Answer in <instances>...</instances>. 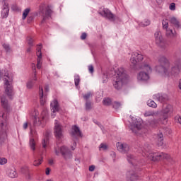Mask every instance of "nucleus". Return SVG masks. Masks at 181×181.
Listing matches in <instances>:
<instances>
[{"label": "nucleus", "mask_w": 181, "mask_h": 181, "mask_svg": "<svg viewBox=\"0 0 181 181\" xmlns=\"http://www.w3.org/2000/svg\"><path fill=\"white\" fill-rule=\"evenodd\" d=\"M88 70H89L90 73H91V74L94 73V66H93V65H89Z\"/></svg>", "instance_id": "obj_55"}, {"label": "nucleus", "mask_w": 181, "mask_h": 181, "mask_svg": "<svg viewBox=\"0 0 181 181\" xmlns=\"http://www.w3.org/2000/svg\"><path fill=\"white\" fill-rule=\"evenodd\" d=\"M45 91H46L47 93V91H49V85L45 86Z\"/></svg>", "instance_id": "obj_63"}, {"label": "nucleus", "mask_w": 181, "mask_h": 181, "mask_svg": "<svg viewBox=\"0 0 181 181\" xmlns=\"http://www.w3.org/2000/svg\"><path fill=\"white\" fill-rule=\"evenodd\" d=\"M38 47L37 48V54H41L42 56V48L40 47L42 46V44L38 45Z\"/></svg>", "instance_id": "obj_52"}, {"label": "nucleus", "mask_w": 181, "mask_h": 181, "mask_svg": "<svg viewBox=\"0 0 181 181\" xmlns=\"http://www.w3.org/2000/svg\"><path fill=\"white\" fill-rule=\"evenodd\" d=\"M3 47L7 53L11 52V47L9 46V44H3Z\"/></svg>", "instance_id": "obj_45"}, {"label": "nucleus", "mask_w": 181, "mask_h": 181, "mask_svg": "<svg viewBox=\"0 0 181 181\" xmlns=\"http://www.w3.org/2000/svg\"><path fill=\"white\" fill-rule=\"evenodd\" d=\"M132 132L136 135H144L146 134V129L144 128V124H142V120L141 119H135L132 122Z\"/></svg>", "instance_id": "obj_5"}, {"label": "nucleus", "mask_w": 181, "mask_h": 181, "mask_svg": "<svg viewBox=\"0 0 181 181\" xmlns=\"http://www.w3.org/2000/svg\"><path fill=\"white\" fill-rule=\"evenodd\" d=\"M76 146H77V143L76 142V141H74L73 146H71L72 151H74V149H76Z\"/></svg>", "instance_id": "obj_57"}, {"label": "nucleus", "mask_w": 181, "mask_h": 181, "mask_svg": "<svg viewBox=\"0 0 181 181\" xmlns=\"http://www.w3.org/2000/svg\"><path fill=\"white\" fill-rule=\"evenodd\" d=\"M156 1L158 5H162V4H163V1L165 0H156Z\"/></svg>", "instance_id": "obj_60"}, {"label": "nucleus", "mask_w": 181, "mask_h": 181, "mask_svg": "<svg viewBox=\"0 0 181 181\" xmlns=\"http://www.w3.org/2000/svg\"><path fill=\"white\" fill-rule=\"evenodd\" d=\"M112 107L114 110H118L119 107H121V103L119 102H114L112 103Z\"/></svg>", "instance_id": "obj_40"}, {"label": "nucleus", "mask_w": 181, "mask_h": 181, "mask_svg": "<svg viewBox=\"0 0 181 181\" xmlns=\"http://www.w3.org/2000/svg\"><path fill=\"white\" fill-rule=\"evenodd\" d=\"M170 11H176V4L171 3L169 6Z\"/></svg>", "instance_id": "obj_47"}, {"label": "nucleus", "mask_w": 181, "mask_h": 181, "mask_svg": "<svg viewBox=\"0 0 181 181\" xmlns=\"http://www.w3.org/2000/svg\"><path fill=\"white\" fill-rule=\"evenodd\" d=\"M1 107L8 111L9 110V104L8 103V99L5 95L1 97Z\"/></svg>", "instance_id": "obj_22"}, {"label": "nucleus", "mask_w": 181, "mask_h": 181, "mask_svg": "<svg viewBox=\"0 0 181 181\" xmlns=\"http://www.w3.org/2000/svg\"><path fill=\"white\" fill-rule=\"evenodd\" d=\"M151 149V145L148 144H144V146L141 148L143 156H147V158H149V159H151L153 162L160 160V159H170L169 154H166L163 152L152 151Z\"/></svg>", "instance_id": "obj_2"}, {"label": "nucleus", "mask_w": 181, "mask_h": 181, "mask_svg": "<svg viewBox=\"0 0 181 181\" xmlns=\"http://www.w3.org/2000/svg\"><path fill=\"white\" fill-rule=\"evenodd\" d=\"M158 63L160 65L156 67L158 73H163L165 76L170 77V76H178L181 70V59H178L174 62L173 65L170 69V62L169 59L165 56L160 57L158 59Z\"/></svg>", "instance_id": "obj_1"}, {"label": "nucleus", "mask_w": 181, "mask_h": 181, "mask_svg": "<svg viewBox=\"0 0 181 181\" xmlns=\"http://www.w3.org/2000/svg\"><path fill=\"white\" fill-rule=\"evenodd\" d=\"M165 30H166L165 35H166L167 37H169L170 39L176 37V32L175 31L173 33V30H172L170 28H167Z\"/></svg>", "instance_id": "obj_24"}, {"label": "nucleus", "mask_w": 181, "mask_h": 181, "mask_svg": "<svg viewBox=\"0 0 181 181\" xmlns=\"http://www.w3.org/2000/svg\"><path fill=\"white\" fill-rule=\"evenodd\" d=\"M117 148L119 152H121L122 153H128V152H129V145L127 144H121L119 142L117 144Z\"/></svg>", "instance_id": "obj_16"}, {"label": "nucleus", "mask_w": 181, "mask_h": 181, "mask_svg": "<svg viewBox=\"0 0 181 181\" xmlns=\"http://www.w3.org/2000/svg\"><path fill=\"white\" fill-rule=\"evenodd\" d=\"M3 7L1 10L2 19H6L9 15V4L6 2V0H2Z\"/></svg>", "instance_id": "obj_14"}, {"label": "nucleus", "mask_w": 181, "mask_h": 181, "mask_svg": "<svg viewBox=\"0 0 181 181\" xmlns=\"http://www.w3.org/2000/svg\"><path fill=\"white\" fill-rule=\"evenodd\" d=\"M147 105L148 107H151V108H156V107H158V105L156 104V103H155V101L152 100H148L147 101Z\"/></svg>", "instance_id": "obj_31"}, {"label": "nucleus", "mask_w": 181, "mask_h": 181, "mask_svg": "<svg viewBox=\"0 0 181 181\" xmlns=\"http://www.w3.org/2000/svg\"><path fill=\"white\" fill-rule=\"evenodd\" d=\"M140 69L141 70H145L147 73H152V68L148 64H143L141 65Z\"/></svg>", "instance_id": "obj_26"}, {"label": "nucleus", "mask_w": 181, "mask_h": 181, "mask_svg": "<svg viewBox=\"0 0 181 181\" xmlns=\"http://www.w3.org/2000/svg\"><path fill=\"white\" fill-rule=\"evenodd\" d=\"M52 9L47 7L45 11V4H41L39 7V13L41 14L42 20L41 23H45L47 19H49L52 16Z\"/></svg>", "instance_id": "obj_8"}, {"label": "nucleus", "mask_w": 181, "mask_h": 181, "mask_svg": "<svg viewBox=\"0 0 181 181\" xmlns=\"http://www.w3.org/2000/svg\"><path fill=\"white\" fill-rule=\"evenodd\" d=\"M6 139V127L4 124V121L0 120V144L5 142Z\"/></svg>", "instance_id": "obj_12"}, {"label": "nucleus", "mask_w": 181, "mask_h": 181, "mask_svg": "<svg viewBox=\"0 0 181 181\" xmlns=\"http://www.w3.org/2000/svg\"><path fill=\"white\" fill-rule=\"evenodd\" d=\"M127 160L129 163H131L132 165H133V166H138V164L136 163V162H138V159L135 158V156H134L133 155L128 154Z\"/></svg>", "instance_id": "obj_23"}, {"label": "nucleus", "mask_w": 181, "mask_h": 181, "mask_svg": "<svg viewBox=\"0 0 181 181\" xmlns=\"http://www.w3.org/2000/svg\"><path fill=\"white\" fill-rule=\"evenodd\" d=\"M155 115V112L153 111H146L144 113V117H153Z\"/></svg>", "instance_id": "obj_43"}, {"label": "nucleus", "mask_w": 181, "mask_h": 181, "mask_svg": "<svg viewBox=\"0 0 181 181\" xmlns=\"http://www.w3.org/2000/svg\"><path fill=\"white\" fill-rule=\"evenodd\" d=\"M94 93H93V92H88L87 93H86L85 95H83V99L87 102L89 101L88 100H90V98H91L93 97Z\"/></svg>", "instance_id": "obj_30"}, {"label": "nucleus", "mask_w": 181, "mask_h": 181, "mask_svg": "<svg viewBox=\"0 0 181 181\" xmlns=\"http://www.w3.org/2000/svg\"><path fill=\"white\" fill-rule=\"evenodd\" d=\"M8 163V160L5 158H0V165H5Z\"/></svg>", "instance_id": "obj_49"}, {"label": "nucleus", "mask_w": 181, "mask_h": 181, "mask_svg": "<svg viewBox=\"0 0 181 181\" xmlns=\"http://www.w3.org/2000/svg\"><path fill=\"white\" fill-rule=\"evenodd\" d=\"M153 98L159 103H165L169 100V96L166 93H158L153 95Z\"/></svg>", "instance_id": "obj_18"}, {"label": "nucleus", "mask_w": 181, "mask_h": 181, "mask_svg": "<svg viewBox=\"0 0 181 181\" xmlns=\"http://www.w3.org/2000/svg\"><path fill=\"white\" fill-rule=\"evenodd\" d=\"M52 170L50 169V168H47L45 170V175H47V176H49L50 175V171Z\"/></svg>", "instance_id": "obj_56"}, {"label": "nucleus", "mask_w": 181, "mask_h": 181, "mask_svg": "<svg viewBox=\"0 0 181 181\" xmlns=\"http://www.w3.org/2000/svg\"><path fill=\"white\" fill-rule=\"evenodd\" d=\"M37 64H42V54H37Z\"/></svg>", "instance_id": "obj_51"}, {"label": "nucleus", "mask_w": 181, "mask_h": 181, "mask_svg": "<svg viewBox=\"0 0 181 181\" xmlns=\"http://www.w3.org/2000/svg\"><path fill=\"white\" fill-rule=\"evenodd\" d=\"M42 124V122L36 117H34V120H33V125L34 127H39Z\"/></svg>", "instance_id": "obj_39"}, {"label": "nucleus", "mask_w": 181, "mask_h": 181, "mask_svg": "<svg viewBox=\"0 0 181 181\" xmlns=\"http://www.w3.org/2000/svg\"><path fill=\"white\" fill-rule=\"evenodd\" d=\"M39 95H40V102L41 105H45V100H43V88L40 87V90H39Z\"/></svg>", "instance_id": "obj_28"}, {"label": "nucleus", "mask_w": 181, "mask_h": 181, "mask_svg": "<svg viewBox=\"0 0 181 181\" xmlns=\"http://www.w3.org/2000/svg\"><path fill=\"white\" fill-rule=\"evenodd\" d=\"M29 12H30V9L29 8H27L24 10L22 17L23 21H25V19H26L28 15H29Z\"/></svg>", "instance_id": "obj_34"}, {"label": "nucleus", "mask_w": 181, "mask_h": 181, "mask_svg": "<svg viewBox=\"0 0 181 181\" xmlns=\"http://www.w3.org/2000/svg\"><path fill=\"white\" fill-rule=\"evenodd\" d=\"M95 169V165L89 166V172H94Z\"/></svg>", "instance_id": "obj_58"}, {"label": "nucleus", "mask_w": 181, "mask_h": 181, "mask_svg": "<svg viewBox=\"0 0 181 181\" xmlns=\"http://www.w3.org/2000/svg\"><path fill=\"white\" fill-rule=\"evenodd\" d=\"M54 153L57 155V156H59L61 153L65 160H68V159H71V158H73V153H71V151H70L69 148L66 146L55 147Z\"/></svg>", "instance_id": "obj_6"}, {"label": "nucleus", "mask_w": 181, "mask_h": 181, "mask_svg": "<svg viewBox=\"0 0 181 181\" xmlns=\"http://www.w3.org/2000/svg\"><path fill=\"white\" fill-rule=\"evenodd\" d=\"M71 136L73 138V139H77V138H83V133H81L80 128L77 127V125L72 126Z\"/></svg>", "instance_id": "obj_13"}, {"label": "nucleus", "mask_w": 181, "mask_h": 181, "mask_svg": "<svg viewBox=\"0 0 181 181\" xmlns=\"http://www.w3.org/2000/svg\"><path fill=\"white\" fill-rule=\"evenodd\" d=\"M27 42H28V46H30V47H33V39L32 37H28L27 38Z\"/></svg>", "instance_id": "obj_44"}, {"label": "nucleus", "mask_w": 181, "mask_h": 181, "mask_svg": "<svg viewBox=\"0 0 181 181\" xmlns=\"http://www.w3.org/2000/svg\"><path fill=\"white\" fill-rule=\"evenodd\" d=\"M37 69H42V64H37Z\"/></svg>", "instance_id": "obj_62"}, {"label": "nucleus", "mask_w": 181, "mask_h": 181, "mask_svg": "<svg viewBox=\"0 0 181 181\" xmlns=\"http://www.w3.org/2000/svg\"><path fill=\"white\" fill-rule=\"evenodd\" d=\"M103 105L109 107V105H112V100L110 98H105L103 100Z\"/></svg>", "instance_id": "obj_27"}, {"label": "nucleus", "mask_w": 181, "mask_h": 181, "mask_svg": "<svg viewBox=\"0 0 181 181\" xmlns=\"http://www.w3.org/2000/svg\"><path fill=\"white\" fill-rule=\"evenodd\" d=\"M74 83H75V86L78 87L80 84V75L76 74L74 76Z\"/></svg>", "instance_id": "obj_33"}, {"label": "nucleus", "mask_w": 181, "mask_h": 181, "mask_svg": "<svg viewBox=\"0 0 181 181\" xmlns=\"http://www.w3.org/2000/svg\"><path fill=\"white\" fill-rule=\"evenodd\" d=\"M91 105H92L91 101L87 100V102H86L85 103L86 111H90L92 108Z\"/></svg>", "instance_id": "obj_35"}, {"label": "nucleus", "mask_w": 181, "mask_h": 181, "mask_svg": "<svg viewBox=\"0 0 181 181\" xmlns=\"http://www.w3.org/2000/svg\"><path fill=\"white\" fill-rule=\"evenodd\" d=\"M179 88L180 90H181V79L180 80V83H179Z\"/></svg>", "instance_id": "obj_64"}, {"label": "nucleus", "mask_w": 181, "mask_h": 181, "mask_svg": "<svg viewBox=\"0 0 181 181\" xmlns=\"http://www.w3.org/2000/svg\"><path fill=\"white\" fill-rule=\"evenodd\" d=\"M86 38H87V33H83L82 35H81V40H86Z\"/></svg>", "instance_id": "obj_53"}, {"label": "nucleus", "mask_w": 181, "mask_h": 181, "mask_svg": "<svg viewBox=\"0 0 181 181\" xmlns=\"http://www.w3.org/2000/svg\"><path fill=\"white\" fill-rule=\"evenodd\" d=\"M172 111V105H167L166 107H165L163 109L162 113L163 114V121H166L168 119V114Z\"/></svg>", "instance_id": "obj_20"}, {"label": "nucleus", "mask_w": 181, "mask_h": 181, "mask_svg": "<svg viewBox=\"0 0 181 181\" xmlns=\"http://www.w3.org/2000/svg\"><path fill=\"white\" fill-rule=\"evenodd\" d=\"M170 23L176 29H180L181 28L180 22L179 20L176 18V17H171L170 18Z\"/></svg>", "instance_id": "obj_21"}, {"label": "nucleus", "mask_w": 181, "mask_h": 181, "mask_svg": "<svg viewBox=\"0 0 181 181\" xmlns=\"http://www.w3.org/2000/svg\"><path fill=\"white\" fill-rule=\"evenodd\" d=\"M93 122H94V124L98 125L99 127V128H100V129L104 133V126H103V124H101V123L100 122H98L97 119H93Z\"/></svg>", "instance_id": "obj_41"}, {"label": "nucleus", "mask_w": 181, "mask_h": 181, "mask_svg": "<svg viewBox=\"0 0 181 181\" xmlns=\"http://www.w3.org/2000/svg\"><path fill=\"white\" fill-rule=\"evenodd\" d=\"M35 84V82L33 81H30L27 83V88H32L33 87V85Z\"/></svg>", "instance_id": "obj_48"}, {"label": "nucleus", "mask_w": 181, "mask_h": 181, "mask_svg": "<svg viewBox=\"0 0 181 181\" xmlns=\"http://www.w3.org/2000/svg\"><path fill=\"white\" fill-rule=\"evenodd\" d=\"M155 39L156 45L161 49H166L169 47V42L162 37V33L157 31L155 34Z\"/></svg>", "instance_id": "obj_7"}, {"label": "nucleus", "mask_w": 181, "mask_h": 181, "mask_svg": "<svg viewBox=\"0 0 181 181\" xmlns=\"http://www.w3.org/2000/svg\"><path fill=\"white\" fill-rule=\"evenodd\" d=\"M8 176L11 179H15V177H18V173H16V169H10L8 170Z\"/></svg>", "instance_id": "obj_25"}, {"label": "nucleus", "mask_w": 181, "mask_h": 181, "mask_svg": "<svg viewBox=\"0 0 181 181\" xmlns=\"http://www.w3.org/2000/svg\"><path fill=\"white\" fill-rule=\"evenodd\" d=\"M4 78V88L5 93L8 97V98H12L13 97V86L11 84V81H12V77L9 76V73L8 72V69H4V74L3 75Z\"/></svg>", "instance_id": "obj_4"}, {"label": "nucleus", "mask_w": 181, "mask_h": 181, "mask_svg": "<svg viewBox=\"0 0 181 181\" xmlns=\"http://www.w3.org/2000/svg\"><path fill=\"white\" fill-rule=\"evenodd\" d=\"M138 81L141 83H145L149 80V74L144 71H141L137 76Z\"/></svg>", "instance_id": "obj_19"}, {"label": "nucleus", "mask_w": 181, "mask_h": 181, "mask_svg": "<svg viewBox=\"0 0 181 181\" xmlns=\"http://www.w3.org/2000/svg\"><path fill=\"white\" fill-rule=\"evenodd\" d=\"M129 77L127 74V71L122 67L119 68L116 71V74L113 77L112 84L115 90H121L124 84L128 83Z\"/></svg>", "instance_id": "obj_3"}, {"label": "nucleus", "mask_w": 181, "mask_h": 181, "mask_svg": "<svg viewBox=\"0 0 181 181\" xmlns=\"http://www.w3.org/2000/svg\"><path fill=\"white\" fill-rule=\"evenodd\" d=\"M23 129H28V123H27V122L24 123V124H23Z\"/></svg>", "instance_id": "obj_61"}, {"label": "nucleus", "mask_w": 181, "mask_h": 181, "mask_svg": "<svg viewBox=\"0 0 181 181\" xmlns=\"http://www.w3.org/2000/svg\"><path fill=\"white\" fill-rule=\"evenodd\" d=\"M142 60H144V55L138 52H134L130 59V62L133 66H136V64L142 62Z\"/></svg>", "instance_id": "obj_11"}, {"label": "nucleus", "mask_w": 181, "mask_h": 181, "mask_svg": "<svg viewBox=\"0 0 181 181\" xmlns=\"http://www.w3.org/2000/svg\"><path fill=\"white\" fill-rule=\"evenodd\" d=\"M98 13L103 18H106V19H108L112 22L115 21V15H114L108 8H103V11H98Z\"/></svg>", "instance_id": "obj_10"}, {"label": "nucleus", "mask_w": 181, "mask_h": 181, "mask_svg": "<svg viewBox=\"0 0 181 181\" xmlns=\"http://www.w3.org/2000/svg\"><path fill=\"white\" fill-rule=\"evenodd\" d=\"M35 14H31L28 16V23H30V22H32V21H33V19H35Z\"/></svg>", "instance_id": "obj_50"}, {"label": "nucleus", "mask_w": 181, "mask_h": 181, "mask_svg": "<svg viewBox=\"0 0 181 181\" xmlns=\"http://www.w3.org/2000/svg\"><path fill=\"white\" fill-rule=\"evenodd\" d=\"M54 132L57 139L63 138V126L57 120H55Z\"/></svg>", "instance_id": "obj_9"}, {"label": "nucleus", "mask_w": 181, "mask_h": 181, "mask_svg": "<svg viewBox=\"0 0 181 181\" xmlns=\"http://www.w3.org/2000/svg\"><path fill=\"white\" fill-rule=\"evenodd\" d=\"M162 25H163V29H165V30L166 29H169V21H168V19L163 20Z\"/></svg>", "instance_id": "obj_36"}, {"label": "nucleus", "mask_w": 181, "mask_h": 181, "mask_svg": "<svg viewBox=\"0 0 181 181\" xmlns=\"http://www.w3.org/2000/svg\"><path fill=\"white\" fill-rule=\"evenodd\" d=\"M157 138L158 146H162L163 145V134L162 133L158 134Z\"/></svg>", "instance_id": "obj_29"}, {"label": "nucleus", "mask_w": 181, "mask_h": 181, "mask_svg": "<svg viewBox=\"0 0 181 181\" xmlns=\"http://www.w3.org/2000/svg\"><path fill=\"white\" fill-rule=\"evenodd\" d=\"M103 83H107L108 81V71H105L103 73Z\"/></svg>", "instance_id": "obj_37"}, {"label": "nucleus", "mask_w": 181, "mask_h": 181, "mask_svg": "<svg viewBox=\"0 0 181 181\" xmlns=\"http://www.w3.org/2000/svg\"><path fill=\"white\" fill-rule=\"evenodd\" d=\"M47 145V143L46 140L44 139L42 141V148H44V149L46 148Z\"/></svg>", "instance_id": "obj_59"}, {"label": "nucleus", "mask_w": 181, "mask_h": 181, "mask_svg": "<svg viewBox=\"0 0 181 181\" xmlns=\"http://www.w3.org/2000/svg\"><path fill=\"white\" fill-rule=\"evenodd\" d=\"M158 124H159V120L153 119V120H151L150 122V125H151V127H156V125H158Z\"/></svg>", "instance_id": "obj_42"}, {"label": "nucleus", "mask_w": 181, "mask_h": 181, "mask_svg": "<svg viewBox=\"0 0 181 181\" xmlns=\"http://www.w3.org/2000/svg\"><path fill=\"white\" fill-rule=\"evenodd\" d=\"M100 148H101L102 149H103L104 151L107 150L108 148V146H107L106 144H101L100 145Z\"/></svg>", "instance_id": "obj_54"}, {"label": "nucleus", "mask_w": 181, "mask_h": 181, "mask_svg": "<svg viewBox=\"0 0 181 181\" xmlns=\"http://www.w3.org/2000/svg\"><path fill=\"white\" fill-rule=\"evenodd\" d=\"M127 181H136L139 180V175L135 171H129L127 173Z\"/></svg>", "instance_id": "obj_17"}, {"label": "nucleus", "mask_w": 181, "mask_h": 181, "mask_svg": "<svg viewBox=\"0 0 181 181\" xmlns=\"http://www.w3.org/2000/svg\"><path fill=\"white\" fill-rule=\"evenodd\" d=\"M42 160H43V158L39 159L38 160H35L34 161V166H39V165H42Z\"/></svg>", "instance_id": "obj_46"}, {"label": "nucleus", "mask_w": 181, "mask_h": 181, "mask_svg": "<svg viewBox=\"0 0 181 181\" xmlns=\"http://www.w3.org/2000/svg\"><path fill=\"white\" fill-rule=\"evenodd\" d=\"M35 146H36V144L35 143V139H30V149H32L33 151H35V149H36Z\"/></svg>", "instance_id": "obj_38"}, {"label": "nucleus", "mask_w": 181, "mask_h": 181, "mask_svg": "<svg viewBox=\"0 0 181 181\" xmlns=\"http://www.w3.org/2000/svg\"><path fill=\"white\" fill-rule=\"evenodd\" d=\"M51 105V111L53 112L52 115V118H54L56 117V115L54 113L59 112V110H60V106H59V101H57V99H54L50 104Z\"/></svg>", "instance_id": "obj_15"}, {"label": "nucleus", "mask_w": 181, "mask_h": 181, "mask_svg": "<svg viewBox=\"0 0 181 181\" xmlns=\"http://www.w3.org/2000/svg\"><path fill=\"white\" fill-rule=\"evenodd\" d=\"M149 25H151V21L148 19H145L144 21L139 23V26L141 27L149 26Z\"/></svg>", "instance_id": "obj_32"}]
</instances>
